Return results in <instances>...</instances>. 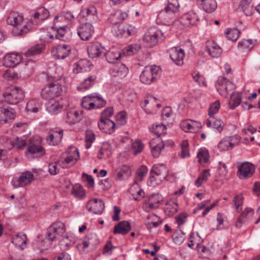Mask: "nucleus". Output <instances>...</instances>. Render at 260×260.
<instances>
[{"label":"nucleus","instance_id":"f257e3e1","mask_svg":"<svg viewBox=\"0 0 260 260\" xmlns=\"http://www.w3.org/2000/svg\"><path fill=\"white\" fill-rule=\"evenodd\" d=\"M8 24L13 26L12 33L15 36H23L29 31L26 24H24L22 15L16 12H11L7 18Z\"/></svg>","mask_w":260,"mask_h":260},{"label":"nucleus","instance_id":"f03ea898","mask_svg":"<svg viewBox=\"0 0 260 260\" xmlns=\"http://www.w3.org/2000/svg\"><path fill=\"white\" fill-rule=\"evenodd\" d=\"M169 169L164 164L154 165L150 172L149 182L151 186L160 184L163 180L168 179Z\"/></svg>","mask_w":260,"mask_h":260},{"label":"nucleus","instance_id":"7ed1b4c3","mask_svg":"<svg viewBox=\"0 0 260 260\" xmlns=\"http://www.w3.org/2000/svg\"><path fill=\"white\" fill-rule=\"evenodd\" d=\"M3 96L6 102L9 104L16 105L24 99V92L19 87L10 86L5 90Z\"/></svg>","mask_w":260,"mask_h":260},{"label":"nucleus","instance_id":"20e7f679","mask_svg":"<svg viewBox=\"0 0 260 260\" xmlns=\"http://www.w3.org/2000/svg\"><path fill=\"white\" fill-rule=\"evenodd\" d=\"M160 68L156 66L145 67L140 76V81L145 84L155 82L159 77Z\"/></svg>","mask_w":260,"mask_h":260},{"label":"nucleus","instance_id":"39448f33","mask_svg":"<svg viewBox=\"0 0 260 260\" xmlns=\"http://www.w3.org/2000/svg\"><path fill=\"white\" fill-rule=\"evenodd\" d=\"M62 91V86L57 81H54L47 84L42 90L41 97L46 100H54L58 97Z\"/></svg>","mask_w":260,"mask_h":260},{"label":"nucleus","instance_id":"423d86ee","mask_svg":"<svg viewBox=\"0 0 260 260\" xmlns=\"http://www.w3.org/2000/svg\"><path fill=\"white\" fill-rule=\"evenodd\" d=\"M199 21L198 15L192 10L184 14L175 23L178 27L182 29L196 25Z\"/></svg>","mask_w":260,"mask_h":260},{"label":"nucleus","instance_id":"0eeeda50","mask_svg":"<svg viewBox=\"0 0 260 260\" xmlns=\"http://www.w3.org/2000/svg\"><path fill=\"white\" fill-rule=\"evenodd\" d=\"M25 153L28 157L39 158L43 157L45 154L46 150L41 145L40 141L31 140L27 146Z\"/></svg>","mask_w":260,"mask_h":260},{"label":"nucleus","instance_id":"6e6552de","mask_svg":"<svg viewBox=\"0 0 260 260\" xmlns=\"http://www.w3.org/2000/svg\"><path fill=\"white\" fill-rule=\"evenodd\" d=\"M66 228L63 223L56 221L48 229L47 237L50 241H53L59 238L65 232Z\"/></svg>","mask_w":260,"mask_h":260},{"label":"nucleus","instance_id":"1a4fd4ad","mask_svg":"<svg viewBox=\"0 0 260 260\" xmlns=\"http://www.w3.org/2000/svg\"><path fill=\"white\" fill-rule=\"evenodd\" d=\"M162 35L163 34L160 29L156 27H151L145 33L143 40L151 47L157 44L159 39Z\"/></svg>","mask_w":260,"mask_h":260},{"label":"nucleus","instance_id":"9d476101","mask_svg":"<svg viewBox=\"0 0 260 260\" xmlns=\"http://www.w3.org/2000/svg\"><path fill=\"white\" fill-rule=\"evenodd\" d=\"M237 174L240 179H246L251 177L255 172V166L249 162L238 163Z\"/></svg>","mask_w":260,"mask_h":260},{"label":"nucleus","instance_id":"9b49d317","mask_svg":"<svg viewBox=\"0 0 260 260\" xmlns=\"http://www.w3.org/2000/svg\"><path fill=\"white\" fill-rule=\"evenodd\" d=\"M67 156L60 165L63 168H67L70 166L73 165L79 158V152L74 147H70L67 151Z\"/></svg>","mask_w":260,"mask_h":260},{"label":"nucleus","instance_id":"f8f14e48","mask_svg":"<svg viewBox=\"0 0 260 260\" xmlns=\"http://www.w3.org/2000/svg\"><path fill=\"white\" fill-rule=\"evenodd\" d=\"M215 86L220 94L227 96L233 88V84L229 80L221 77L218 78Z\"/></svg>","mask_w":260,"mask_h":260},{"label":"nucleus","instance_id":"ddd939ff","mask_svg":"<svg viewBox=\"0 0 260 260\" xmlns=\"http://www.w3.org/2000/svg\"><path fill=\"white\" fill-rule=\"evenodd\" d=\"M240 137L235 135L224 138L218 145V147L221 151H225L230 148H233L235 145L238 144Z\"/></svg>","mask_w":260,"mask_h":260},{"label":"nucleus","instance_id":"4468645a","mask_svg":"<svg viewBox=\"0 0 260 260\" xmlns=\"http://www.w3.org/2000/svg\"><path fill=\"white\" fill-rule=\"evenodd\" d=\"M94 32V28L89 22L81 24L77 28V34L81 40H88Z\"/></svg>","mask_w":260,"mask_h":260},{"label":"nucleus","instance_id":"2eb2a0df","mask_svg":"<svg viewBox=\"0 0 260 260\" xmlns=\"http://www.w3.org/2000/svg\"><path fill=\"white\" fill-rule=\"evenodd\" d=\"M71 47L66 44L58 45L52 52V55L56 59H64L71 53Z\"/></svg>","mask_w":260,"mask_h":260},{"label":"nucleus","instance_id":"dca6fc26","mask_svg":"<svg viewBox=\"0 0 260 260\" xmlns=\"http://www.w3.org/2000/svg\"><path fill=\"white\" fill-rule=\"evenodd\" d=\"M63 130L59 128L52 129L46 138V141L49 145H57L61 141L63 137Z\"/></svg>","mask_w":260,"mask_h":260},{"label":"nucleus","instance_id":"f3484780","mask_svg":"<svg viewBox=\"0 0 260 260\" xmlns=\"http://www.w3.org/2000/svg\"><path fill=\"white\" fill-rule=\"evenodd\" d=\"M135 28L132 26L120 24L113 28V31L118 37H127L134 33Z\"/></svg>","mask_w":260,"mask_h":260},{"label":"nucleus","instance_id":"a211bd4d","mask_svg":"<svg viewBox=\"0 0 260 260\" xmlns=\"http://www.w3.org/2000/svg\"><path fill=\"white\" fill-rule=\"evenodd\" d=\"M104 208V203L101 200L97 199L89 200L86 205V209L95 214H102Z\"/></svg>","mask_w":260,"mask_h":260},{"label":"nucleus","instance_id":"6ab92c4d","mask_svg":"<svg viewBox=\"0 0 260 260\" xmlns=\"http://www.w3.org/2000/svg\"><path fill=\"white\" fill-rule=\"evenodd\" d=\"M16 116V112L14 109L10 107L0 108V122L7 123L14 120Z\"/></svg>","mask_w":260,"mask_h":260},{"label":"nucleus","instance_id":"aec40b11","mask_svg":"<svg viewBox=\"0 0 260 260\" xmlns=\"http://www.w3.org/2000/svg\"><path fill=\"white\" fill-rule=\"evenodd\" d=\"M184 56V51L182 48L173 47L170 50L171 59L178 66H182L183 64Z\"/></svg>","mask_w":260,"mask_h":260},{"label":"nucleus","instance_id":"412c9836","mask_svg":"<svg viewBox=\"0 0 260 260\" xmlns=\"http://www.w3.org/2000/svg\"><path fill=\"white\" fill-rule=\"evenodd\" d=\"M34 179L33 174L29 171L22 173L18 179L13 180L12 184L15 187H23L29 184Z\"/></svg>","mask_w":260,"mask_h":260},{"label":"nucleus","instance_id":"4be33fe9","mask_svg":"<svg viewBox=\"0 0 260 260\" xmlns=\"http://www.w3.org/2000/svg\"><path fill=\"white\" fill-rule=\"evenodd\" d=\"M98 126L103 133L111 134L114 132L116 124L110 119H100L98 122Z\"/></svg>","mask_w":260,"mask_h":260},{"label":"nucleus","instance_id":"5701e85b","mask_svg":"<svg viewBox=\"0 0 260 260\" xmlns=\"http://www.w3.org/2000/svg\"><path fill=\"white\" fill-rule=\"evenodd\" d=\"M96 9L94 6H90L88 8L82 9L80 13V17L82 16L85 20L89 23L95 21L96 16Z\"/></svg>","mask_w":260,"mask_h":260},{"label":"nucleus","instance_id":"b1692460","mask_svg":"<svg viewBox=\"0 0 260 260\" xmlns=\"http://www.w3.org/2000/svg\"><path fill=\"white\" fill-rule=\"evenodd\" d=\"M181 127L185 132L194 133L198 132L202 125L200 122L185 120L181 122Z\"/></svg>","mask_w":260,"mask_h":260},{"label":"nucleus","instance_id":"393cba45","mask_svg":"<svg viewBox=\"0 0 260 260\" xmlns=\"http://www.w3.org/2000/svg\"><path fill=\"white\" fill-rule=\"evenodd\" d=\"M105 50V48L98 42L92 43L87 48L88 54L91 58L99 57L102 53H104Z\"/></svg>","mask_w":260,"mask_h":260},{"label":"nucleus","instance_id":"a878e982","mask_svg":"<svg viewBox=\"0 0 260 260\" xmlns=\"http://www.w3.org/2000/svg\"><path fill=\"white\" fill-rule=\"evenodd\" d=\"M159 203L160 200L158 194H153L144 201L143 208H145L146 211L155 209L158 208V204Z\"/></svg>","mask_w":260,"mask_h":260},{"label":"nucleus","instance_id":"bb28decb","mask_svg":"<svg viewBox=\"0 0 260 260\" xmlns=\"http://www.w3.org/2000/svg\"><path fill=\"white\" fill-rule=\"evenodd\" d=\"M131 230V226L129 222L126 220H123L115 225L113 233L115 235L119 234L122 235H125L127 234Z\"/></svg>","mask_w":260,"mask_h":260},{"label":"nucleus","instance_id":"cd10ccee","mask_svg":"<svg viewBox=\"0 0 260 260\" xmlns=\"http://www.w3.org/2000/svg\"><path fill=\"white\" fill-rule=\"evenodd\" d=\"M132 175V170L130 167L123 165L117 170L116 180H123L127 179Z\"/></svg>","mask_w":260,"mask_h":260},{"label":"nucleus","instance_id":"c85d7f7f","mask_svg":"<svg viewBox=\"0 0 260 260\" xmlns=\"http://www.w3.org/2000/svg\"><path fill=\"white\" fill-rule=\"evenodd\" d=\"M105 55L107 60L109 63H114L115 61L118 60L122 56V53L117 48H112L106 53H105Z\"/></svg>","mask_w":260,"mask_h":260},{"label":"nucleus","instance_id":"c756f323","mask_svg":"<svg viewBox=\"0 0 260 260\" xmlns=\"http://www.w3.org/2000/svg\"><path fill=\"white\" fill-rule=\"evenodd\" d=\"M21 57L15 53L7 54L4 59V65L7 67H14L20 61Z\"/></svg>","mask_w":260,"mask_h":260},{"label":"nucleus","instance_id":"7c9ffc66","mask_svg":"<svg viewBox=\"0 0 260 260\" xmlns=\"http://www.w3.org/2000/svg\"><path fill=\"white\" fill-rule=\"evenodd\" d=\"M46 104L47 110L51 114H57L60 112L63 108L62 105L54 100H48Z\"/></svg>","mask_w":260,"mask_h":260},{"label":"nucleus","instance_id":"2f4dec72","mask_svg":"<svg viewBox=\"0 0 260 260\" xmlns=\"http://www.w3.org/2000/svg\"><path fill=\"white\" fill-rule=\"evenodd\" d=\"M96 76L90 75L85 78L77 87L79 91H84L90 88L95 83Z\"/></svg>","mask_w":260,"mask_h":260},{"label":"nucleus","instance_id":"473e14b6","mask_svg":"<svg viewBox=\"0 0 260 260\" xmlns=\"http://www.w3.org/2000/svg\"><path fill=\"white\" fill-rule=\"evenodd\" d=\"M128 73V69L124 64H119L114 66L111 70V74L114 77L123 78Z\"/></svg>","mask_w":260,"mask_h":260},{"label":"nucleus","instance_id":"72a5a7b5","mask_svg":"<svg viewBox=\"0 0 260 260\" xmlns=\"http://www.w3.org/2000/svg\"><path fill=\"white\" fill-rule=\"evenodd\" d=\"M197 3L207 13H212L217 8L215 0H197Z\"/></svg>","mask_w":260,"mask_h":260},{"label":"nucleus","instance_id":"f704fd0d","mask_svg":"<svg viewBox=\"0 0 260 260\" xmlns=\"http://www.w3.org/2000/svg\"><path fill=\"white\" fill-rule=\"evenodd\" d=\"M91 64L86 59H80L75 64L74 73L84 72L90 70Z\"/></svg>","mask_w":260,"mask_h":260},{"label":"nucleus","instance_id":"c9c22d12","mask_svg":"<svg viewBox=\"0 0 260 260\" xmlns=\"http://www.w3.org/2000/svg\"><path fill=\"white\" fill-rule=\"evenodd\" d=\"M207 51L212 57H218L222 52V49L214 42H209L207 44Z\"/></svg>","mask_w":260,"mask_h":260},{"label":"nucleus","instance_id":"e433bc0d","mask_svg":"<svg viewBox=\"0 0 260 260\" xmlns=\"http://www.w3.org/2000/svg\"><path fill=\"white\" fill-rule=\"evenodd\" d=\"M154 140H151L150 143V147L151 148V151L154 157L157 158L159 156L162 149L165 147L166 143L162 141L157 144H155Z\"/></svg>","mask_w":260,"mask_h":260},{"label":"nucleus","instance_id":"4c0bfd02","mask_svg":"<svg viewBox=\"0 0 260 260\" xmlns=\"http://www.w3.org/2000/svg\"><path fill=\"white\" fill-rule=\"evenodd\" d=\"M93 95H94V93H91L85 96L82 98L81 104L82 108L87 110L95 109V105H94V102H95V101L93 100Z\"/></svg>","mask_w":260,"mask_h":260},{"label":"nucleus","instance_id":"58836bf2","mask_svg":"<svg viewBox=\"0 0 260 260\" xmlns=\"http://www.w3.org/2000/svg\"><path fill=\"white\" fill-rule=\"evenodd\" d=\"M125 17H126V13L117 11L114 14L110 15L109 18V21L111 24L116 26L120 24H122L121 22L125 19Z\"/></svg>","mask_w":260,"mask_h":260},{"label":"nucleus","instance_id":"ea45409f","mask_svg":"<svg viewBox=\"0 0 260 260\" xmlns=\"http://www.w3.org/2000/svg\"><path fill=\"white\" fill-rule=\"evenodd\" d=\"M175 12H172L171 10L165 7L158 15V18L164 21V23H170L174 17Z\"/></svg>","mask_w":260,"mask_h":260},{"label":"nucleus","instance_id":"a19ab883","mask_svg":"<svg viewBox=\"0 0 260 260\" xmlns=\"http://www.w3.org/2000/svg\"><path fill=\"white\" fill-rule=\"evenodd\" d=\"M26 235L23 233L16 234L12 238V242L22 249L24 248L23 246L26 243Z\"/></svg>","mask_w":260,"mask_h":260},{"label":"nucleus","instance_id":"79ce46f5","mask_svg":"<svg viewBox=\"0 0 260 260\" xmlns=\"http://www.w3.org/2000/svg\"><path fill=\"white\" fill-rule=\"evenodd\" d=\"M44 49L42 44H36L24 53V55L27 57L34 56L41 54Z\"/></svg>","mask_w":260,"mask_h":260},{"label":"nucleus","instance_id":"37998d69","mask_svg":"<svg viewBox=\"0 0 260 260\" xmlns=\"http://www.w3.org/2000/svg\"><path fill=\"white\" fill-rule=\"evenodd\" d=\"M58 22L53 21V25L52 26V28L56 31L55 38L63 40V37L66 33L67 26L64 25H58Z\"/></svg>","mask_w":260,"mask_h":260},{"label":"nucleus","instance_id":"c03bdc74","mask_svg":"<svg viewBox=\"0 0 260 260\" xmlns=\"http://www.w3.org/2000/svg\"><path fill=\"white\" fill-rule=\"evenodd\" d=\"M81 119V115L75 110H70L67 113L66 122L70 125H73Z\"/></svg>","mask_w":260,"mask_h":260},{"label":"nucleus","instance_id":"a18cd8bd","mask_svg":"<svg viewBox=\"0 0 260 260\" xmlns=\"http://www.w3.org/2000/svg\"><path fill=\"white\" fill-rule=\"evenodd\" d=\"M141 48L139 44H132L122 49L121 52L122 55L131 56L137 53Z\"/></svg>","mask_w":260,"mask_h":260},{"label":"nucleus","instance_id":"49530a36","mask_svg":"<svg viewBox=\"0 0 260 260\" xmlns=\"http://www.w3.org/2000/svg\"><path fill=\"white\" fill-rule=\"evenodd\" d=\"M207 127H212L216 129L218 132H221L223 129V122L220 119H215L214 118H211L207 119L206 121Z\"/></svg>","mask_w":260,"mask_h":260},{"label":"nucleus","instance_id":"de8ad7c7","mask_svg":"<svg viewBox=\"0 0 260 260\" xmlns=\"http://www.w3.org/2000/svg\"><path fill=\"white\" fill-rule=\"evenodd\" d=\"M178 204L174 201L168 202L165 207L166 215L171 216L175 214L178 210Z\"/></svg>","mask_w":260,"mask_h":260},{"label":"nucleus","instance_id":"09e8293b","mask_svg":"<svg viewBox=\"0 0 260 260\" xmlns=\"http://www.w3.org/2000/svg\"><path fill=\"white\" fill-rule=\"evenodd\" d=\"M26 109L28 112L37 113L41 109V104L38 101L32 99L27 102Z\"/></svg>","mask_w":260,"mask_h":260},{"label":"nucleus","instance_id":"8fccbe9b","mask_svg":"<svg viewBox=\"0 0 260 260\" xmlns=\"http://www.w3.org/2000/svg\"><path fill=\"white\" fill-rule=\"evenodd\" d=\"M242 94L241 93H233L229 101V105L232 109L238 106L242 102Z\"/></svg>","mask_w":260,"mask_h":260},{"label":"nucleus","instance_id":"3c124183","mask_svg":"<svg viewBox=\"0 0 260 260\" xmlns=\"http://www.w3.org/2000/svg\"><path fill=\"white\" fill-rule=\"evenodd\" d=\"M111 154L110 146L108 144H104L99 151L98 157L99 159H105Z\"/></svg>","mask_w":260,"mask_h":260},{"label":"nucleus","instance_id":"603ef678","mask_svg":"<svg viewBox=\"0 0 260 260\" xmlns=\"http://www.w3.org/2000/svg\"><path fill=\"white\" fill-rule=\"evenodd\" d=\"M72 194L79 199H82L85 197V192L81 185L76 184L72 187Z\"/></svg>","mask_w":260,"mask_h":260},{"label":"nucleus","instance_id":"864d4df0","mask_svg":"<svg viewBox=\"0 0 260 260\" xmlns=\"http://www.w3.org/2000/svg\"><path fill=\"white\" fill-rule=\"evenodd\" d=\"M151 131L155 134L157 137H160L166 134L167 127L163 124H158L153 125Z\"/></svg>","mask_w":260,"mask_h":260},{"label":"nucleus","instance_id":"5fc2aeb1","mask_svg":"<svg viewBox=\"0 0 260 260\" xmlns=\"http://www.w3.org/2000/svg\"><path fill=\"white\" fill-rule=\"evenodd\" d=\"M95 139V135L92 130L88 129L85 132V148L89 149Z\"/></svg>","mask_w":260,"mask_h":260},{"label":"nucleus","instance_id":"6e6d98bb","mask_svg":"<svg viewBox=\"0 0 260 260\" xmlns=\"http://www.w3.org/2000/svg\"><path fill=\"white\" fill-rule=\"evenodd\" d=\"M210 176V170H204L198 177L195 182V185L197 187L201 186L202 183L206 182Z\"/></svg>","mask_w":260,"mask_h":260},{"label":"nucleus","instance_id":"4d7b16f0","mask_svg":"<svg viewBox=\"0 0 260 260\" xmlns=\"http://www.w3.org/2000/svg\"><path fill=\"white\" fill-rule=\"evenodd\" d=\"M67 20L71 21L74 19V16L73 13L69 11L62 12L59 15L56 16L54 19L55 22Z\"/></svg>","mask_w":260,"mask_h":260},{"label":"nucleus","instance_id":"13d9d810","mask_svg":"<svg viewBox=\"0 0 260 260\" xmlns=\"http://www.w3.org/2000/svg\"><path fill=\"white\" fill-rule=\"evenodd\" d=\"M181 152L180 156L181 158H184L190 156L189 143L187 140H183L181 143Z\"/></svg>","mask_w":260,"mask_h":260},{"label":"nucleus","instance_id":"bf43d9fd","mask_svg":"<svg viewBox=\"0 0 260 260\" xmlns=\"http://www.w3.org/2000/svg\"><path fill=\"white\" fill-rule=\"evenodd\" d=\"M93 239V235L90 234L86 236L84 240L81 243H79L77 245V248L79 250H84L90 245H92V240Z\"/></svg>","mask_w":260,"mask_h":260},{"label":"nucleus","instance_id":"052dcab7","mask_svg":"<svg viewBox=\"0 0 260 260\" xmlns=\"http://www.w3.org/2000/svg\"><path fill=\"white\" fill-rule=\"evenodd\" d=\"M93 98V100L95 101V102H94L95 109H101L106 105V101L105 100L100 94L95 93Z\"/></svg>","mask_w":260,"mask_h":260},{"label":"nucleus","instance_id":"680f3d73","mask_svg":"<svg viewBox=\"0 0 260 260\" xmlns=\"http://www.w3.org/2000/svg\"><path fill=\"white\" fill-rule=\"evenodd\" d=\"M240 31L237 29H229L226 32V38L228 40L236 41L239 37Z\"/></svg>","mask_w":260,"mask_h":260},{"label":"nucleus","instance_id":"e2e57ef3","mask_svg":"<svg viewBox=\"0 0 260 260\" xmlns=\"http://www.w3.org/2000/svg\"><path fill=\"white\" fill-rule=\"evenodd\" d=\"M233 204L234 206L235 211L239 212L241 210L240 207L243 203V198L242 194L236 195L233 200Z\"/></svg>","mask_w":260,"mask_h":260},{"label":"nucleus","instance_id":"0e129e2a","mask_svg":"<svg viewBox=\"0 0 260 260\" xmlns=\"http://www.w3.org/2000/svg\"><path fill=\"white\" fill-rule=\"evenodd\" d=\"M144 145L140 140H136L132 144V150L134 155H137L142 151Z\"/></svg>","mask_w":260,"mask_h":260},{"label":"nucleus","instance_id":"69168bd1","mask_svg":"<svg viewBox=\"0 0 260 260\" xmlns=\"http://www.w3.org/2000/svg\"><path fill=\"white\" fill-rule=\"evenodd\" d=\"M197 157L200 163H206L209 159V152L207 149H200L198 153Z\"/></svg>","mask_w":260,"mask_h":260},{"label":"nucleus","instance_id":"338daca9","mask_svg":"<svg viewBox=\"0 0 260 260\" xmlns=\"http://www.w3.org/2000/svg\"><path fill=\"white\" fill-rule=\"evenodd\" d=\"M250 3V2H247L244 0H242L240 3V8L247 16L250 15L251 14Z\"/></svg>","mask_w":260,"mask_h":260},{"label":"nucleus","instance_id":"774afa93","mask_svg":"<svg viewBox=\"0 0 260 260\" xmlns=\"http://www.w3.org/2000/svg\"><path fill=\"white\" fill-rule=\"evenodd\" d=\"M116 127L118 125H124L126 123V114L124 112H119L116 116Z\"/></svg>","mask_w":260,"mask_h":260}]
</instances>
